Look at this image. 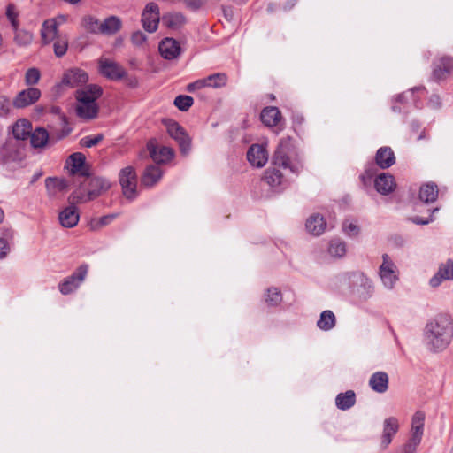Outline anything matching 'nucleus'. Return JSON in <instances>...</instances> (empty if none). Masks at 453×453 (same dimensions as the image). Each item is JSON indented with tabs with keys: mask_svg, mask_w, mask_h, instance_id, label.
<instances>
[{
	"mask_svg": "<svg viewBox=\"0 0 453 453\" xmlns=\"http://www.w3.org/2000/svg\"><path fill=\"white\" fill-rule=\"evenodd\" d=\"M41 35L44 43H49L59 37L58 34V22L57 19H48L42 24Z\"/></svg>",
	"mask_w": 453,
	"mask_h": 453,
	"instance_id": "cd10ccee",
	"label": "nucleus"
},
{
	"mask_svg": "<svg viewBox=\"0 0 453 453\" xmlns=\"http://www.w3.org/2000/svg\"><path fill=\"white\" fill-rule=\"evenodd\" d=\"M41 78V72L36 67H31L27 70L25 73V84L31 88V86H34L37 84Z\"/></svg>",
	"mask_w": 453,
	"mask_h": 453,
	"instance_id": "4c0bfd02",
	"label": "nucleus"
},
{
	"mask_svg": "<svg viewBox=\"0 0 453 453\" xmlns=\"http://www.w3.org/2000/svg\"><path fill=\"white\" fill-rule=\"evenodd\" d=\"M100 73L111 80H119L126 76L127 72L118 63L104 58L99 59Z\"/></svg>",
	"mask_w": 453,
	"mask_h": 453,
	"instance_id": "ddd939ff",
	"label": "nucleus"
},
{
	"mask_svg": "<svg viewBox=\"0 0 453 453\" xmlns=\"http://www.w3.org/2000/svg\"><path fill=\"white\" fill-rule=\"evenodd\" d=\"M15 36L14 41L19 46H27L29 45L33 41V34L29 31L24 30V29H19V27H17V30H14Z\"/></svg>",
	"mask_w": 453,
	"mask_h": 453,
	"instance_id": "c9c22d12",
	"label": "nucleus"
},
{
	"mask_svg": "<svg viewBox=\"0 0 453 453\" xmlns=\"http://www.w3.org/2000/svg\"><path fill=\"white\" fill-rule=\"evenodd\" d=\"M67 178L73 187H80L85 182V156L81 152L71 154L64 165Z\"/></svg>",
	"mask_w": 453,
	"mask_h": 453,
	"instance_id": "20e7f679",
	"label": "nucleus"
},
{
	"mask_svg": "<svg viewBox=\"0 0 453 453\" xmlns=\"http://www.w3.org/2000/svg\"><path fill=\"white\" fill-rule=\"evenodd\" d=\"M185 2L188 6L193 9H198L203 4V0H185Z\"/></svg>",
	"mask_w": 453,
	"mask_h": 453,
	"instance_id": "13d9d810",
	"label": "nucleus"
},
{
	"mask_svg": "<svg viewBox=\"0 0 453 453\" xmlns=\"http://www.w3.org/2000/svg\"><path fill=\"white\" fill-rule=\"evenodd\" d=\"M328 252L336 257H342L346 253V245L345 242L341 241L340 239H334L330 242L328 247Z\"/></svg>",
	"mask_w": 453,
	"mask_h": 453,
	"instance_id": "e433bc0d",
	"label": "nucleus"
},
{
	"mask_svg": "<svg viewBox=\"0 0 453 453\" xmlns=\"http://www.w3.org/2000/svg\"><path fill=\"white\" fill-rule=\"evenodd\" d=\"M40 89L31 87L19 91L12 101V105L17 109L27 107L39 100Z\"/></svg>",
	"mask_w": 453,
	"mask_h": 453,
	"instance_id": "4468645a",
	"label": "nucleus"
},
{
	"mask_svg": "<svg viewBox=\"0 0 453 453\" xmlns=\"http://www.w3.org/2000/svg\"><path fill=\"white\" fill-rule=\"evenodd\" d=\"M356 403V394L353 390H348L344 393H340L335 398V404L338 409L346 411L354 406Z\"/></svg>",
	"mask_w": 453,
	"mask_h": 453,
	"instance_id": "c756f323",
	"label": "nucleus"
},
{
	"mask_svg": "<svg viewBox=\"0 0 453 453\" xmlns=\"http://www.w3.org/2000/svg\"><path fill=\"white\" fill-rule=\"evenodd\" d=\"M69 133H70V129L62 130L61 133L57 134V137H58V139H62V138L65 137L66 135H68Z\"/></svg>",
	"mask_w": 453,
	"mask_h": 453,
	"instance_id": "052dcab7",
	"label": "nucleus"
},
{
	"mask_svg": "<svg viewBox=\"0 0 453 453\" xmlns=\"http://www.w3.org/2000/svg\"><path fill=\"white\" fill-rule=\"evenodd\" d=\"M335 322L336 319L334 314L331 311L327 310L324 311L320 314V318L317 322V326L319 329L327 331L335 326Z\"/></svg>",
	"mask_w": 453,
	"mask_h": 453,
	"instance_id": "72a5a7b5",
	"label": "nucleus"
},
{
	"mask_svg": "<svg viewBox=\"0 0 453 453\" xmlns=\"http://www.w3.org/2000/svg\"><path fill=\"white\" fill-rule=\"evenodd\" d=\"M383 262L380 266V277L383 285L392 289L398 280L395 265L390 260L388 254L382 256Z\"/></svg>",
	"mask_w": 453,
	"mask_h": 453,
	"instance_id": "1a4fd4ad",
	"label": "nucleus"
},
{
	"mask_svg": "<svg viewBox=\"0 0 453 453\" xmlns=\"http://www.w3.org/2000/svg\"><path fill=\"white\" fill-rule=\"evenodd\" d=\"M185 17L180 13L172 14L167 18V26L172 28H178L184 25Z\"/></svg>",
	"mask_w": 453,
	"mask_h": 453,
	"instance_id": "c03bdc74",
	"label": "nucleus"
},
{
	"mask_svg": "<svg viewBox=\"0 0 453 453\" xmlns=\"http://www.w3.org/2000/svg\"><path fill=\"white\" fill-rule=\"evenodd\" d=\"M283 176L277 169H268L265 172L264 180L271 187H277L281 184Z\"/></svg>",
	"mask_w": 453,
	"mask_h": 453,
	"instance_id": "f704fd0d",
	"label": "nucleus"
},
{
	"mask_svg": "<svg viewBox=\"0 0 453 453\" xmlns=\"http://www.w3.org/2000/svg\"><path fill=\"white\" fill-rule=\"evenodd\" d=\"M369 386L377 393H385L388 388V376L384 372L373 373L369 380Z\"/></svg>",
	"mask_w": 453,
	"mask_h": 453,
	"instance_id": "b1692460",
	"label": "nucleus"
},
{
	"mask_svg": "<svg viewBox=\"0 0 453 453\" xmlns=\"http://www.w3.org/2000/svg\"><path fill=\"white\" fill-rule=\"evenodd\" d=\"M68 47V41L65 36H59L54 40V53L57 57H63Z\"/></svg>",
	"mask_w": 453,
	"mask_h": 453,
	"instance_id": "58836bf2",
	"label": "nucleus"
},
{
	"mask_svg": "<svg viewBox=\"0 0 453 453\" xmlns=\"http://www.w3.org/2000/svg\"><path fill=\"white\" fill-rule=\"evenodd\" d=\"M421 441L411 436L409 441L403 446L401 453H415Z\"/></svg>",
	"mask_w": 453,
	"mask_h": 453,
	"instance_id": "49530a36",
	"label": "nucleus"
},
{
	"mask_svg": "<svg viewBox=\"0 0 453 453\" xmlns=\"http://www.w3.org/2000/svg\"><path fill=\"white\" fill-rule=\"evenodd\" d=\"M159 19L158 5L153 2L147 4L142 13L143 28L149 33L155 32L157 29Z\"/></svg>",
	"mask_w": 453,
	"mask_h": 453,
	"instance_id": "9d476101",
	"label": "nucleus"
},
{
	"mask_svg": "<svg viewBox=\"0 0 453 453\" xmlns=\"http://www.w3.org/2000/svg\"><path fill=\"white\" fill-rule=\"evenodd\" d=\"M12 102L5 96H0V117H6L12 111Z\"/></svg>",
	"mask_w": 453,
	"mask_h": 453,
	"instance_id": "a18cd8bd",
	"label": "nucleus"
},
{
	"mask_svg": "<svg viewBox=\"0 0 453 453\" xmlns=\"http://www.w3.org/2000/svg\"><path fill=\"white\" fill-rule=\"evenodd\" d=\"M150 157L157 164L168 162L173 157V150L165 146H157L153 141L147 145Z\"/></svg>",
	"mask_w": 453,
	"mask_h": 453,
	"instance_id": "f3484780",
	"label": "nucleus"
},
{
	"mask_svg": "<svg viewBox=\"0 0 453 453\" xmlns=\"http://www.w3.org/2000/svg\"><path fill=\"white\" fill-rule=\"evenodd\" d=\"M10 250L9 242L4 237H0V260L5 258Z\"/></svg>",
	"mask_w": 453,
	"mask_h": 453,
	"instance_id": "de8ad7c7",
	"label": "nucleus"
},
{
	"mask_svg": "<svg viewBox=\"0 0 453 453\" xmlns=\"http://www.w3.org/2000/svg\"><path fill=\"white\" fill-rule=\"evenodd\" d=\"M205 88V85H204V82H203V79H199L192 83H189L188 85V92H195L196 90H199V89H202Z\"/></svg>",
	"mask_w": 453,
	"mask_h": 453,
	"instance_id": "864d4df0",
	"label": "nucleus"
},
{
	"mask_svg": "<svg viewBox=\"0 0 453 453\" xmlns=\"http://www.w3.org/2000/svg\"><path fill=\"white\" fill-rule=\"evenodd\" d=\"M103 96V88L97 84H87V120L96 119L99 112L97 102Z\"/></svg>",
	"mask_w": 453,
	"mask_h": 453,
	"instance_id": "6e6552de",
	"label": "nucleus"
},
{
	"mask_svg": "<svg viewBox=\"0 0 453 453\" xmlns=\"http://www.w3.org/2000/svg\"><path fill=\"white\" fill-rule=\"evenodd\" d=\"M73 186L68 178L48 177L45 179V188L50 197H56L65 193Z\"/></svg>",
	"mask_w": 453,
	"mask_h": 453,
	"instance_id": "2eb2a0df",
	"label": "nucleus"
},
{
	"mask_svg": "<svg viewBox=\"0 0 453 453\" xmlns=\"http://www.w3.org/2000/svg\"><path fill=\"white\" fill-rule=\"evenodd\" d=\"M31 132L32 125L25 119H19L12 127V134L17 140H26Z\"/></svg>",
	"mask_w": 453,
	"mask_h": 453,
	"instance_id": "c85d7f7f",
	"label": "nucleus"
},
{
	"mask_svg": "<svg viewBox=\"0 0 453 453\" xmlns=\"http://www.w3.org/2000/svg\"><path fill=\"white\" fill-rule=\"evenodd\" d=\"M425 414L422 411H417L412 417L411 426H424Z\"/></svg>",
	"mask_w": 453,
	"mask_h": 453,
	"instance_id": "3c124183",
	"label": "nucleus"
},
{
	"mask_svg": "<svg viewBox=\"0 0 453 453\" xmlns=\"http://www.w3.org/2000/svg\"><path fill=\"white\" fill-rule=\"evenodd\" d=\"M453 335L451 319L447 315H438L431 320L425 329V340L427 348L434 352L445 349Z\"/></svg>",
	"mask_w": 453,
	"mask_h": 453,
	"instance_id": "f257e3e1",
	"label": "nucleus"
},
{
	"mask_svg": "<svg viewBox=\"0 0 453 453\" xmlns=\"http://www.w3.org/2000/svg\"><path fill=\"white\" fill-rule=\"evenodd\" d=\"M453 71V58L442 57L435 64L433 75L440 81L445 79Z\"/></svg>",
	"mask_w": 453,
	"mask_h": 453,
	"instance_id": "412c9836",
	"label": "nucleus"
},
{
	"mask_svg": "<svg viewBox=\"0 0 453 453\" xmlns=\"http://www.w3.org/2000/svg\"><path fill=\"white\" fill-rule=\"evenodd\" d=\"M165 126L169 135L178 142L181 153L188 154L191 149V139L184 128L179 123L171 119L165 121Z\"/></svg>",
	"mask_w": 453,
	"mask_h": 453,
	"instance_id": "423d86ee",
	"label": "nucleus"
},
{
	"mask_svg": "<svg viewBox=\"0 0 453 453\" xmlns=\"http://www.w3.org/2000/svg\"><path fill=\"white\" fill-rule=\"evenodd\" d=\"M205 88V85H204V82H203V79H199L192 83H189L188 85V92H195L196 90H199V89H202Z\"/></svg>",
	"mask_w": 453,
	"mask_h": 453,
	"instance_id": "603ef678",
	"label": "nucleus"
},
{
	"mask_svg": "<svg viewBox=\"0 0 453 453\" xmlns=\"http://www.w3.org/2000/svg\"><path fill=\"white\" fill-rule=\"evenodd\" d=\"M131 41L133 44L141 46L146 41V35L141 31H136L132 35Z\"/></svg>",
	"mask_w": 453,
	"mask_h": 453,
	"instance_id": "8fccbe9b",
	"label": "nucleus"
},
{
	"mask_svg": "<svg viewBox=\"0 0 453 453\" xmlns=\"http://www.w3.org/2000/svg\"><path fill=\"white\" fill-rule=\"evenodd\" d=\"M282 300L281 293L276 288H271L267 290L265 302L270 306H276L280 303Z\"/></svg>",
	"mask_w": 453,
	"mask_h": 453,
	"instance_id": "ea45409f",
	"label": "nucleus"
},
{
	"mask_svg": "<svg viewBox=\"0 0 453 453\" xmlns=\"http://www.w3.org/2000/svg\"><path fill=\"white\" fill-rule=\"evenodd\" d=\"M205 88H221L228 81L227 75L224 73H216L203 79Z\"/></svg>",
	"mask_w": 453,
	"mask_h": 453,
	"instance_id": "2f4dec72",
	"label": "nucleus"
},
{
	"mask_svg": "<svg viewBox=\"0 0 453 453\" xmlns=\"http://www.w3.org/2000/svg\"><path fill=\"white\" fill-rule=\"evenodd\" d=\"M61 85L78 88L76 91L78 104L75 107V111L79 117L85 118V73L78 68L66 71L62 78Z\"/></svg>",
	"mask_w": 453,
	"mask_h": 453,
	"instance_id": "7ed1b4c3",
	"label": "nucleus"
},
{
	"mask_svg": "<svg viewBox=\"0 0 453 453\" xmlns=\"http://www.w3.org/2000/svg\"><path fill=\"white\" fill-rule=\"evenodd\" d=\"M159 52L161 56L168 60L177 58L181 52L179 42L173 38H165L159 43Z\"/></svg>",
	"mask_w": 453,
	"mask_h": 453,
	"instance_id": "6ab92c4d",
	"label": "nucleus"
},
{
	"mask_svg": "<svg viewBox=\"0 0 453 453\" xmlns=\"http://www.w3.org/2000/svg\"><path fill=\"white\" fill-rule=\"evenodd\" d=\"M438 187L434 182H428L421 186L419 190V198L425 203H433L438 197Z\"/></svg>",
	"mask_w": 453,
	"mask_h": 453,
	"instance_id": "7c9ffc66",
	"label": "nucleus"
},
{
	"mask_svg": "<svg viewBox=\"0 0 453 453\" xmlns=\"http://www.w3.org/2000/svg\"><path fill=\"white\" fill-rule=\"evenodd\" d=\"M357 230H358V228H354V227L349 228V232H347V234L350 237L355 236L358 233Z\"/></svg>",
	"mask_w": 453,
	"mask_h": 453,
	"instance_id": "680f3d73",
	"label": "nucleus"
},
{
	"mask_svg": "<svg viewBox=\"0 0 453 453\" xmlns=\"http://www.w3.org/2000/svg\"><path fill=\"white\" fill-rule=\"evenodd\" d=\"M424 426H411V436L419 441L422 440Z\"/></svg>",
	"mask_w": 453,
	"mask_h": 453,
	"instance_id": "6e6d98bb",
	"label": "nucleus"
},
{
	"mask_svg": "<svg viewBox=\"0 0 453 453\" xmlns=\"http://www.w3.org/2000/svg\"><path fill=\"white\" fill-rule=\"evenodd\" d=\"M104 139L103 134H98L96 136H87V148H90L98 144Z\"/></svg>",
	"mask_w": 453,
	"mask_h": 453,
	"instance_id": "5fc2aeb1",
	"label": "nucleus"
},
{
	"mask_svg": "<svg viewBox=\"0 0 453 453\" xmlns=\"http://www.w3.org/2000/svg\"><path fill=\"white\" fill-rule=\"evenodd\" d=\"M442 280H453V261L450 259L440 265L437 273L430 280V285L438 287Z\"/></svg>",
	"mask_w": 453,
	"mask_h": 453,
	"instance_id": "5701e85b",
	"label": "nucleus"
},
{
	"mask_svg": "<svg viewBox=\"0 0 453 453\" xmlns=\"http://www.w3.org/2000/svg\"><path fill=\"white\" fill-rule=\"evenodd\" d=\"M248 161L256 167H263L268 160V152L265 144H252L247 152Z\"/></svg>",
	"mask_w": 453,
	"mask_h": 453,
	"instance_id": "dca6fc26",
	"label": "nucleus"
},
{
	"mask_svg": "<svg viewBox=\"0 0 453 453\" xmlns=\"http://www.w3.org/2000/svg\"><path fill=\"white\" fill-rule=\"evenodd\" d=\"M326 224L323 215L313 213L307 219L305 226H326Z\"/></svg>",
	"mask_w": 453,
	"mask_h": 453,
	"instance_id": "79ce46f5",
	"label": "nucleus"
},
{
	"mask_svg": "<svg viewBox=\"0 0 453 453\" xmlns=\"http://www.w3.org/2000/svg\"><path fill=\"white\" fill-rule=\"evenodd\" d=\"M273 162L275 165L289 169L292 173H298L302 168L298 151L290 137L280 139L273 157Z\"/></svg>",
	"mask_w": 453,
	"mask_h": 453,
	"instance_id": "f03ea898",
	"label": "nucleus"
},
{
	"mask_svg": "<svg viewBox=\"0 0 453 453\" xmlns=\"http://www.w3.org/2000/svg\"><path fill=\"white\" fill-rule=\"evenodd\" d=\"M61 226H76L79 222V213L74 205L66 207L59 214Z\"/></svg>",
	"mask_w": 453,
	"mask_h": 453,
	"instance_id": "a878e982",
	"label": "nucleus"
},
{
	"mask_svg": "<svg viewBox=\"0 0 453 453\" xmlns=\"http://www.w3.org/2000/svg\"><path fill=\"white\" fill-rule=\"evenodd\" d=\"M399 430V423L396 418L389 417L384 420L383 433L381 435L380 445L382 449L388 448L391 443L393 436Z\"/></svg>",
	"mask_w": 453,
	"mask_h": 453,
	"instance_id": "a211bd4d",
	"label": "nucleus"
},
{
	"mask_svg": "<svg viewBox=\"0 0 453 453\" xmlns=\"http://www.w3.org/2000/svg\"><path fill=\"white\" fill-rule=\"evenodd\" d=\"M311 234L313 236H319L324 234L325 228H310Z\"/></svg>",
	"mask_w": 453,
	"mask_h": 453,
	"instance_id": "bf43d9fd",
	"label": "nucleus"
},
{
	"mask_svg": "<svg viewBox=\"0 0 453 453\" xmlns=\"http://www.w3.org/2000/svg\"><path fill=\"white\" fill-rule=\"evenodd\" d=\"M374 186L379 193L388 195L395 190L396 184L393 175L383 173L377 176Z\"/></svg>",
	"mask_w": 453,
	"mask_h": 453,
	"instance_id": "aec40b11",
	"label": "nucleus"
},
{
	"mask_svg": "<svg viewBox=\"0 0 453 453\" xmlns=\"http://www.w3.org/2000/svg\"><path fill=\"white\" fill-rule=\"evenodd\" d=\"M120 27L121 20L115 16L106 19L100 24L97 21H94L92 18L87 19V30H91L92 32L101 31L111 35L118 32Z\"/></svg>",
	"mask_w": 453,
	"mask_h": 453,
	"instance_id": "f8f14e48",
	"label": "nucleus"
},
{
	"mask_svg": "<svg viewBox=\"0 0 453 453\" xmlns=\"http://www.w3.org/2000/svg\"><path fill=\"white\" fill-rule=\"evenodd\" d=\"M110 187L111 184L106 179L93 175L87 164V199L93 200L100 196L105 193Z\"/></svg>",
	"mask_w": 453,
	"mask_h": 453,
	"instance_id": "0eeeda50",
	"label": "nucleus"
},
{
	"mask_svg": "<svg viewBox=\"0 0 453 453\" xmlns=\"http://www.w3.org/2000/svg\"><path fill=\"white\" fill-rule=\"evenodd\" d=\"M4 219V211L3 210L0 208V223L3 221Z\"/></svg>",
	"mask_w": 453,
	"mask_h": 453,
	"instance_id": "69168bd1",
	"label": "nucleus"
},
{
	"mask_svg": "<svg viewBox=\"0 0 453 453\" xmlns=\"http://www.w3.org/2000/svg\"><path fill=\"white\" fill-rule=\"evenodd\" d=\"M55 19H57L58 27L65 21V16H58Z\"/></svg>",
	"mask_w": 453,
	"mask_h": 453,
	"instance_id": "e2e57ef3",
	"label": "nucleus"
},
{
	"mask_svg": "<svg viewBox=\"0 0 453 453\" xmlns=\"http://www.w3.org/2000/svg\"><path fill=\"white\" fill-rule=\"evenodd\" d=\"M375 162L381 169H388L395 162L394 151L390 147H381L377 150Z\"/></svg>",
	"mask_w": 453,
	"mask_h": 453,
	"instance_id": "4be33fe9",
	"label": "nucleus"
},
{
	"mask_svg": "<svg viewBox=\"0 0 453 453\" xmlns=\"http://www.w3.org/2000/svg\"><path fill=\"white\" fill-rule=\"evenodd\" d=\"M31 145L34 148H43L49 141V134L45 128L38 127L31 132L30 135Z\"/></svg>",
	"mask_w": 453,
	"mask_h": 453,
	"instance_id": "473e14b6",
	"label": "nucleus"
},
{
	"mask_svg": "<svg viewBox=\"0 0 453 453\" xmlns=\"http://www.w3.org/2000/svg\"><path fill=\"white\" fill-rule=\"evenodd\" d=\"M85 278V265H81L73 273L66 277L58 285L59 291L63 295H69L75 291Z\"/></svg>",
	"mask_w": 453,
	"mask_h": 453,
	"instance_id": "9b49d317",
	"label": "nucleus"
},
{
	"mask_svg": "<svg viewBox=\"0 0 453 453\" xmlns=\"http://www.w3.org/2000/svg\"><path fill=\"white\" fill-rule=\"evenodd\" d=\"M123 196L128 200H134L138 196L137 175L132 166L123 168L119 174Z\"/></svg>",
	"mask_w": 453,
	"mask_h": 453,
	"instance_id": "39448f33",
	"label": "nucleus"
},
{
	"mask_svg": "<svg viewBox=\"0 0 453 453\" xmlns=\"http://www.w3.org/2000/svg\"><path fill=\"white\" fill-rule=\"evenodd\" d=\"M260 118L262 122L267 127H275L281 119V113L277 107L269 106L265 107L261 114Z\"/></svg>",
	"mask_w": 453,
	"mask_h": 453,
	"instance_id": "bb28decb",
	"label": "nucleus"
},
{
	"mask_svg": "<svg viewBox=\"0 0 453 453\" xmlns=\"http://www.w3.org/2000/svg\"><path fill=\"white\" fill-rule=\"evenodd\" d=\"M41 176H42V173H37V174L34 175L33 180H32V182H35V180H37Z\"/></svg>",
	"mask_w": 453,
	"mask_h": 453,
	"instance_id": "0e129e2a",
	"label": "nucleus"
},
{
	"mask_svg": "<svg viewBox=\"0 0 453 453\" xmlns=\"http://www.w3.org/2000/svg\"><path fill=\"white\" fill-rule=\"evenodd\" d=\"M411 221L416 225H427L430 222H433V219L431 214L427 217L416 215L411 218Z\"/></svg>",
	"mask_w": 453,
	"mask_h": 453,
	"instance_id": "09e8293b",
	"label": "nucleus"
},
{
	"mask_svg": "<svg viewBox=\"0 0 453 453\" xmlns=\"http://www.w3.org/2000/svg\"><path fill=\"white\" fill-rule=\"evenodd\" d=\"M162 174L163 172L158 166L149 165L142 176V184L145 187H152L161 179Z\"/></svg>",
	"mask_w": 453,
	"mask_h": 453,
	"instance_id": "393cba45",
	"label": "nucleus"
},
{
	"mask_svg": "<svg viewBox=\"0 0 453 453\" xmlns=\"http://www.w3.org/2000/svg\"><path fill=\"white\" fill-rule=\"evenodd\" d=\"M6 17L10 20L13 30H17V27H19L18 12L14 4H9L7 5Z\"/></svg>",
	"mask_w": 453,
	"mask_h": 453,
	"instance_id": "37998d69",
	"label": "nucleus"
},
{
	"mask_svg": "<svg viewBox=\"0 0 453 453\" xmlns=\"http://www.w3.org/2000/svg\"><path fill=\"white\" fill-rule=\"evenodd\" d=\"M193 98L189 96L180 95L175 97L174 105L180 111H188L193 104Z\"/></svg>",
	"mask_w": 453,
	"mask_h": 453,
	"instance_id": "a19ab883",
	"label": "nucleus"
},
{
	"mask_svg": "<svg viewBox=\"0 0 453 453\" xmlns=\"http://www.w3.org/2000/svg\"><path fill=\"white\" fill-rule=\"evenodd\" d=\"M115 215L114 214H111V215H106V216H104V217H101L99 219V223L101 225H110V224H112L113 223V219H115Z\"/></svg>",
	"mask_w": 453,
	"mask_h": 453,
	"instance_id": "4d7b16f0",
	"label": "nucleus"
}]
</instances>
